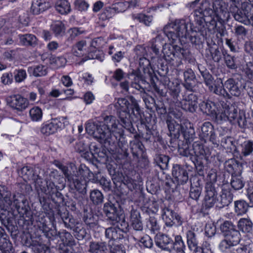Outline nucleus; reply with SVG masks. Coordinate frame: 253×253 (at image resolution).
<instances>
[{
  "mask_svg": "<svg viewBox=\"0 0 253 253\" xmlns=\"http://www.w3.org/2000/svg\"><path fill=\"white\" fill-rule=\"evenodd\" d=\"M16 196L14 195L11 197V192L8 190L6 187L3 185H0V203H5L8 205H11L13 202L18 212L20 214V216L25 218V217H29L31 215V212L29 207L26 206L25 204L26 200H24L22 196L20 195L19 197L21 199V202L19 200L16 199Z\"/></svg>",
  "mask_w": 253,
  "mask_h": 253,
  "instance_id": "6",
  "label": "nucleus"
},
{
  "mask_svg": "<svg viewBox=\"0 0 253 253\" xmlns=\"http://www.w3.org/2000/svg\"><path fill=\"white\" fill-rule=\"evenodd\" d=\"M166 123L170 135L174 137H178L180 135L181 130L183 129V126L179 125L169 116H168L167 118Z\"/></svg>",
  "mask_w": 253,
  "mask_h": 253,
  "instance_id": "27",
  "label": "nucleus"
},
{
  "mask_svg": "<svg viewBox=\"0 0 253 253\" xmlns=\"http://www.w3.org/2000/svg\"><path fill=\"white\" fill-rule=\"evenodd\" d=\"M215 1H221L223 2L225 6V11L228 14V17L227 19L220 21L218 17L215 12L212 15L215 16L216 20L218 21L220 23H222L224 21H228L230 17V14L231 13L233 16L235 20L242 23L246 25H252L253 26V11L252 12L251 8L246 7L242 9H240L235 3L232 2L228 9L227 4L223 0H216Z\"/></svg>",
  "mask_w": 253,
  "mask_h": 253,
  "instance_id": "5",
  "label": "nucleus"
},
{
  "mask_svg": "<svg viewBox=\"0 0 253 253\" xmlns=\"http://www.w3.org/2000/svg\"><path fill=\"white\" fill-rule=\"evenodd\" d=\"M37 226L39 229L44 234L49 231V227L47 224V221L43 215L39 216L37 219Z\"/></svg>",
  "mask_w": 253,
  "mask_h": 253,
  "instance_id": "57",
  "label": "nucleus"
},
{
  "mask_svg": "<svg viewBox=\"0 0 253 253\" xmlns=\"http://www.w3.org/2000/svg\"><path fill=\"white\" fill-rule=\"evenodd\" d=\"M235 211L237 215H242L246 213L249 209V205L244 200H238L234 202Z\"/></svg>",
  "mask_w": 253,
  "mask_h": 253,
  "instance_id": "40",
  "label": "nucleus"
},
{
  "mask_svg": "<svg viewBox=\"0 0 253 253\" xmlns=\"http://www.w3.org/2000/svg\"><path fill=\"white\" fill-rule=\"evenodd\" d=\"M158 165L163 169H166L169 165V158L165 155H158L155 159Z\"/></svg>",
  "mask_w": 253,
  "mask_h": 253,
  "instance_id": "52",
  "label": "nucleus"
},
{
  "mask_svg": "<svg viewBox=\"0 0 253 253\" xmlns=\"http://www.w3.org/2000/svg\"><path fill=\"white\" fill-rule=\"evenodd\" d=\"M128 99L129 100L125 98H119L116 106L121 126L130 132L133 133L135 128L132 126L130 111H131V114L139 119L141 118L140 109L137 101L133 96H130Z\"/></svg>",
  "mask_w": 253,
  "mask_h": 253,
  "instance_id": "2",
  "label": "nucleus"
},
{
  "mask_svg": "<svg viewBox=\"0 0 253 253\" xmlns=\"http://www.w3.org/2000/svg\"><path fill=\"white\" fill-rule=\"evenodd\" d=\"M29 114L31 120L34 122L41 121L42 117V110L39 107H34L31 109Z\"/></svg>",
  "mask_w": 253,
  "mask_h": 253,
  "instance_id": "48",
  "label": "nucleus"
},
{
  "mask_svg": "<svg viewBox=\"0 0 253 253\" xmlns=\"http://www.w3.org/2000/svg\"><path fill=\"white\" fill-rule=\"evenodd\" d=\"M146 226L148 229L154 233L158 232L160 228L157 219L154 216L149 217L147 222Z\"/></svg>",
  "mask_w": 253,
  "mask_h": 253,
  "instance_id": "54",
  "label": "nucleus"
},
{
  "mask_svg": "<svg viewBox=\"0 0 253 253\" xmlns=\"http://www.w3.org/2000/svg\"><path fill=\"white\" fill-rule=\"evenodd\" d=\"M67 119L66 117L52 119L50 122L42 124L41 131L46 136L53 134L61 127L62 124L64 126H67L69 124V122L66 121Z\"/></svg>",
  "mask_w": 253,
  "mask_h": 253,
  "instance_id": "13",
  "label": "nucleus"
},
{
  "mask_svg": "<svg viewBox=\"0 0 253 253\" xmlns=\"http://www.w3.org/2000/svg\"><path fill=\"white\" fill-rule=\"evenodd\" d=\"M219 106L221 113L219 115L218 119L221 121L228 120L231 123H234L240 109L234 104L222 101H220Z\"/></svg>",
  "mask_w": 253,
  "mask_h": 253,
  "instance_id": "11",
  "label": "nucleus"
},
{
  "mask_svg": "<svg viewBox=\"0 0 253 253\" xmlns=\"http://www.w3.org/2000/svg\"><path fill=\"white\" fill-rule=\"evenodd\" d=\"M132 18L134 20L137 19L139 22L143 23L146 26H149L153 19L152 16L141 13L132 14Z\"/></svg>",
  "mask_w": 253,
  "mask_h": 253,
  "instance_id": "53",
  "label": "nucleus"
},
{
  "mask_svg": "<svg viewBox=\"0 0 253 253\" xmlns=\"http://www.w3.org/2000/svg\"><path fill=\"white\" fill-rule=\"evenodd\" d=\"M20 173L24 180H32L35 184H36L37 180L41 178L38 174L35 173L33 168L29 166L23 167Z\"/></svg>",
  "mask_w": 253,
  "mask_h": 253,
  "instance_id": "31",
  "label": "nucleus"
},
{
  "mask_svg": "<svg viewBox=\"0 0 253 253\" xmlns=\"http://www.w3.org/2000/svg\"><path fill=\"white\" fill-rule=\"evenodd\" d=\"M47 67L42 65L30 67L28 72L33 76L38 77L45 76L47 74Z\"/></svg>",
  "mask_w": 253,
  "mask_h": 253,
  "instance_id": "34",
  "label": "nucleus"
},
{
  "mask_svg": "<svg viewBox=\"0 0 253 253\" xmlns=\"http://www.w3.org/2000/svg\"><path fill=\"white\" fill-rule=\"evenodd\" d=\"M205 203L206 207L210 208L214 205L216 206L219 198V187L218 186H214L211 183H206L205 187Z\"/></svg>",
  "mask_w": 253,
  "mask_h": 253,
  "instance_id": "15",
  "label": "nucleus"
},
{
  "mask_svg": "<svg viewBox=\"0 0 253 253\" xmlns=\"http://www.w3.org/2000/svg\"><path fill=\"white\" fill-rule=\"evenodd\" d=\"M253 244H240L236 249L235 253H253Z\"/></svg>",
  "mask_w": 253,
  "mask_h": 253,
  "instance_id": "64",
  "label": "nucleus"
},
{
  "mask_svg": "<svg viewBox=\"0 0 253 253\" xmlns=\"http://www.w3.org/2000/svg\"><path fill=\"white\" fill-rule=\"evenodd\" d=\"M103 210L106 216L110 220L112 221L113 223L120 222L121 218L119 216L117 208L114 204L111 202L105 203Z\"/></svg>",
  "mask_w": 253,
  "mask_h": 253,
  "instance_id": "22",
  "label": "nucleus"
},
{
  "mask_svg": "<svg viewBox=\"0 0 253 253\" xmlns=\"http://www.w3.org/2000/svg\"><path fill=\"white\" fill-rule=\"evenodd\" d=\"M223 86L225 87V91L227 94L226 97L228 98H231L232 96H240L246 88V86L240 81L233 78H230L226 81Z\"/></svg>",
  "mask_w": 253,
  "mask_h": 253,
  "instance_id": "14",
  "label": "nucleus"
},
{
  "mask_svg": "<svg viewBox=\"0 0 253 253\" xmlns=\"http://www.w3.org/2000/svg\"><path fill=\"white\" fill-rule=\"evenodd\" d=\"M241 167L240 163L234 159H229L224 163L225 169L231 175L236 174L238 173V172H240Z\"/></svg>",
  "mask_w": 253,
  "mask_h": 253,
  "instance_id": "30",
  "label": "nucleus"
},
{
  "mask_svg": "<svg viewBox=\"0 0 253 253\" xmlns=\"http://www.w3.org/2000/svg\"><path fill=\"white\" fill-rule=\"evenodd\" d=\"M225 5L221 1H210L204 0L199 9L196 10L191 18L185 19L176 20L164 27V31L167 37L173 41L177 38L189 39L191 42L196 48L200 47L205 41L210 31L204 19V17H212L214 12L217 15L220 21L225 20L228 17L225 11Z\"/></svg>",
  "mask_w": 253,
  "mask_h": 253,
  "instance_id": "1",
  "label": "nucleus"
},
{
  "mask_svg": "<svg viewBox=\"0 0 253 253\" xmlns=\"http://www.w3.org/2000/svg\"><path fill=\"white\" fill-rule=\"evenodd\" d=\"M10 206L0 203V220L2 225L10 233L11 237L15 239L18 236L19 231L18 227L12 223L13 214L9 211Z\"/></svg>",
  "mask_w": 253,
  "mask_h": 253,
  "instance_id": "9",
  "label": "nucleus"
},
{
  "mask_svg": "<svg viewBox=\"0 0 253 253\" xmlns=\"http://www.w3.org/2000/svg\"><path fill=\"white\" fill-rule=\"evenodd\" d=\"M238 228L245 233H250L253 231V223L248 218H241L238 223Z\"/></svg>",
  "mask_w": 253,
  "mask_h": 253,
  "instance_id": "36",
  "label": "nucleus"
},
{
  "mask_svg": "<svg viewBox=\"0 0 253 253\" xmlns=\"http://www.w3.org/2000/svg\"><path fill=\"white\" fill-rule=\"evenodd\" d=\"M52 30L56 35H61L65 32V26L61 21H57L52 25Z\"/></svg>",
  "mask_w": 253,
  "mask_h": 253,
  "instance_id": "63",
  "label": "nucleus"
},
{
  "mask_svg": "<svg viewBox=\"0 0 253 253\" xmlns=\"http://www.w3.org/2000/svg\"><path fill=\"white\" fill-rule=\"evenodd\" d=\"M20 42L24 45L34 46L37 44V39L35 36L32 34L19 35Z\"/></svg>",
  "mask_w": 253,
  "mask_h": 253,
  "instance_id": "39",
  "label": "nucleus"
},
{
  "mask_svg": "<svg viewBox=\"0 0 253 253\" xmlns=\"http://www.w3.org/2000/svg\"><path fill=\"white\" fill-rule=\"evenodd\" d=\"M128 78L132 80L131 82H135V83L145 82L139 69L135 70H133L131 73L128 74Z\"/></svg>",
  "mask_w": 253,
  "mask_h": 253,
  "instance_id": "56",
  "label": "nucleus"
},
{
  "mask_svg": "<svg viewBox=\"0 0 253 253\" xmlns=\"http://www.w3.org/2000/svg\"><path fill=\"white\" fill-rule=\"evenodd\" d=\"M187 243L188 248L192 253H200L201 248L198 247V237L193 230H189L186 233Z\"/></svg>",
  "mask_w": 253,
  "mask_h": 253,
  "instance_id": "25",
  "label": "nucleus"
},
{
  "mask_svg": "<svg viewBox=\"0 0 253 253\" xmlns=\"http://www.w3.org/2000/svg\"><path fill=\"white\" fill-rule=\"evenodd\" d=\"M0 251L2 253H12L13 249L9 238L0 240Z\"/></svg>",
  "mask_w": 253,
  "mask_h": 253,
  "instance_id": "46",
  "label": "nucleus"
},
{
  "mask_svg": "<svg viewBox=\"0 0 253 253\" xmlns=\"http://www.w3.org/2000/svg\"><path fill=\"white\" fill-rule=\"evenodd\" d=\"M242 178L240 172H238L237 174L232 175L230 184L234 190H238L244 187L245 183Z\"/></svg>",
  "mask_w": 253,
  "mask_h": 253,
  "instance_id": "38",
  "label": "nucleus"
},
{
  "mask_svg": "<svg viewBox=\"0 0 253 253\" xmlns=\"http://www.w3.org/2000/svg\"><path fill=\"white\" fill-rule=\"evenodd\" d=\"M220 229L224 236L237 230L236 226L229 221H225L222 223L220 226Z\"/></svg>",
  "mask_w": 253,
  "mask_h": 253,
  "instance_id": "45",
  "label": "nucleus"
},
{
  "mask_svg": "<svg viewBox=\"0 0 253 253\" xmlns=\"http://www.w3.org/2000/svg\"><path fill=\"white\" fill-rule=\"evenodd\" d=\"M90 199L94 205H98L103 202L104 196L100 191L94 189L90 192Z\"/></svg>",
  "mask_w": 253,
  "mask_h": 253,
  "instance_id": "43",
  "label": "nucleus"
},
{
  "mask_svg": "<svg viewBox=\"0 0 253 253\" xmlns=\"http://www.w3.org/2000/svg\"><path fill=\"white\" fill-rule=\"evenodd\" d=\"M58 237L63 242L64 244H66L70 246L75 245V241L73 236L66 230H63L58 232Z\"/></svg>",
  "mask_w": 253,
  "mask_h": 253,
  "instance_id": "41",
  "label": "nucleus"
},
{
  "mask_svg": "<svg viewBox=\"0 0 253 253\" xmlns=\"http://www.w3.org/2000/svg\"><path fill=\"white\" fill-rule=\"evenodd\" d=\"M104 125H101L106 137L107 146H116L122 143L124 139V130L121 126H118V121L116 117L111 115L104 118Z\"/></svg>",
  "mask_w": 253,
  "mask_h": 253,
  "instance_id": "4",
  "label": "nucleus"
},
{
  "mask_svg": "<svg viewBox=\"0 0 253 253\" xmlns=\"http://www.w3.org/2000/svg\"><path fill=\"white\" fill-rule=\"evenodd\" d=\"M69 182L71 189L76 190L83 194H85L86 193L87 184L85 180L79 179L76 176L75 177H73L72 179Z\"/></svg>",
  "mask_w": 253,
  "mask_h": 253,
  "instance_id": "28",
  "label": "nucleus"
},
{
  "mask_svg": "<svg viewBox=\"0 0 253 253\" xmlns=\"http://www.w3.org/2000/svg\"><path fill=\"white\" fill-rule=\"evenodd\" d=\"M88 252L90 253H107V246L105 242H90Z\"/></svg>",
  "mask_w": 253,
  "mask_h": 253,
  "instance_id": "33",
  "label": "nucleus"
},
{
  "mask_svg": "<svg viewBox=\"0 0 253 253\" xmlns=\"http://www.w3.org/2000/svg\"><path fill=\"white\" fill-rule=\"evenodd\" d=\"M218 197L216 207L219 209L228 206L233 200L232 195L229 191H222Z\"/></svg>",
  "mask_w": 253,
  "mask_h": 253,
  "instance_id": "32",
  "label": "nucleus"
},
{
  "mask_svg": "<svg viewBox=\"0 0 253 253\" xmlns=\"http://www.w3.org/2000/svg\"><path fill=\"white\" fill-rule=\"evenodd\" d=\"M178 151L180 155L190 158L197 170L199 171L202 170L204 162L208 160L209 157V152L202 144L194 142L191 147L184 145L179 148Z\"/></svg>",
  "mask_w": 253,
  "mask_h": 253,
  "instance_id": "3",
  "label": "nucleus"
},
{
  "mask_svg": "<svg viewBox=\"0 0 253 253\" xmlns=\"http://www.w3.org/2000/svg\"><path fill=\"white\" fill-rule=\"evenodd\" d=\"M6 101L11 107L19 111L25 110L29 105L28 100L19 94L8 97Z\"/></svg>",
  "mask_w": 253,
  "mask_h": 253,
  "instance_id": "20",
  "label": "nucleus"
},
{
  "mask_svg": "<svg viewBox=\"0 0 253 253\" xmlns=\"http://www.w3.org/2000/svg\"><path fill=\"white\" fill-rule=\"evenodd\" d=\"M85 129L86 132L92 135L100 143L104 144L107 146L106 143V135L103 133L104 129L101 125L98 122H94L92 121H88L86 124Z\"/></svg>",
  "mask_w": 253,
  "mask_h": 253,
  "instance_id": "16",
  "label": "nucleus"
},
{
  "mask_svg": "<svg viewBox=\"0 0 253 253\" xmlns=\"http://www.w3.org/2000/svg\"><path fill=\"white\" fill-rule=\"evenodd\" d=\"M164 58L172 65H179L181 63V59L186 58L188 52L180 46L171 44H165L163 48Z\"/></svg>",
  "mask_w": 253,
  "mask_h": 253,
  "instance_id": "8",
  "label": "nucleus"
},
{
  "mask_svg": "<svg viewBox=\"0 0 253 253\" xmlns=\"http://www.w3.org/2000/svg\"><path fill=\"white\" fill-rule=\"evenodd\" d=\"M162 216L165 224L168 227H172L177 222L178 225H181L182 221L181 217L173 210L169 208H165L163 210Z\"/></svg>",
  "mask_w": 253,
  "mask_h": 253,
  "instance_id": "19",
  "label": "nucleus"
},
{
  "mask_svg": "<svg viewBox=\"0 0 253 253\" xmlns=\"http://www.w3.org/2000/svg\"><path fill=\"white\" fill-rule=\"evenodd\" d=\"M35 186L39 195L40 202L41 204L43 203V204H44L46 202V198L40 196V192L48 197H52L56 192L58 187L55 185L52 181L48 180L47 178L42 180L41 178L37 180Z\"/></svg>",
  "mask_w": 253,
  "mask_h": 253,
  "instance_id": "10",
  "label": "nucleus"
},
{
  "mask_svg": "<svg viewBox=\"0 0 253 253\" xmlns=\"http://www.w3.org/2000/svg\"><path fill=\"white\" fill-rule=\"evenodd\" d=\"M201 135L203 137H211L213 134V126L209 122L204 123L201 126Z\"/></svg>",
  "mask_w": 253,
  "mask_h": 253,
  "instance_id": "49",
  "label": "nucleus"
},
{
  "mask_svg": "<svg viewBox=\"0 0 253 253\" xmlns=\"http://www.w3.org/2000/svg\"><path fill=\"white\" fill-rule=\"evenodd\" d=\"M219 245V249L222 252L228 253L231 251V249L239 244L241 239L240 232L236 230L224 236Z\"/></svg>",
  "mask_w": 253,
  "mask_h": 253,
  "instance_id": "12",
  "label": "nucleus"
},
{
  "mask_svg": "<svg viewBox=\"0 0 253 253\" xmlns=\"http://www.w3.org/2000/svg\"><path fill=\"white\" fill-rule=\"evenodd\" d=\"M219 104L220 101L215 103L210 100L203 101L199 104V107L203 113L211 115L218 120L219 115L221 113Z\"/></svg>",
  "mask_w": 253,
  "mask_h": 253,
  "instance_id": "18",
  "label": "nucleus"
},
{
  "mask_svg": "<svg viewBox=\"0 0 253 253\" xmlns=\"http://www.w3.org/2000/svg\"><path fill=\"white\" fill-rule=\"evenodd\" d=\"M223 84H224L222 83V80L220 78L217 79L214 84L212 86V89L210 88L209 90L217 95L226 97L227 94L225 91V87L223 86Z\"/></svg>",
  "mask_w": 253,
  "mask_h": 253,
  "instance_id": "35",
  "label": "nucleus"
},
{
  "mask_svg": "<svg viewBox=\"0 0 253 253\" xmlns=\"http://www.w3.org/2000/svg\"><path fill=\"white\" fill-rule=\"evenodd\" d=\"M86 42L81 41L77 42L73 47L74 54L78 57L83 55L84 53V47L86 46Z\"/></svg>",
  "mask_w": 253,
  "mask_h": 253,
  "instance_id": "51",
  "label": "nucleus"
},
{
  "mask_svg": "<svg viewBox=\"0 0 253 253\" xmlns=\"http://www.w3.org/2000/svg\"><path fill=\"white\" fill-rule=\"evenodd\" d=\"M133 237L136 241L139 242L141 245L143 246L145 248L150 249L153 247L152 240L148 235H145L141 237L136 236Z\"/></svg>",
  "mask_w": 253,
  "mask_h": 253,
  "instance_id": "50",
  "label": "nucleus"
},
{
  "mask_svg": "<svg viewBox=\"0 0 253 253\" xmlns=\"http://www.w3.org/2000/svg\"><path fill=\"white\" fill-rule=\"evenodd\" d=\"M165 36H167V33L165 32L164 29L163 32L158 34L156 38L152 40L151 47L156 54H159L160 49L161 47H163L164 45L166 44L164 41Z\"/></svg>",
  "mask_w": 253,
  "mask_h": 253,
  "instance_id": "26",
  "label": "nucleus"
},
{
  "mask_svg": "<svg viewBox=\"0 0 253 253\" xmlns=\"http://www.w3.org/2000/svg\"><path fill=\"white\" fill-rule=\"evenodd\" d=\"M237 122L239 126L241 128H245L247 126V121L245 115V112L243 110H239L238 116L234 121Z\"/></svg>",
  "mask_w": 253,
  "mask_h": 253,
  "instance_id": "58",
  "label": "nucleus"
},
{
  "mask_svg": "<svg viewBox=\"0 0 253 253\" xmlns=\"http://www.w3.org/2000/svg\"><path fill=\"white\" fill-rule=\"evenodd\" d=\"M172 174L178 184H185L188 180V175L186 170L179 165H175L173 166Z\"/></svg>",
  "mask_w": 253,
  "mask_h": 253,
  "instance_id": "24",
  "label": "nucleus"
},
{
  "mask_svg": "<svg viewBox=\"0 0 253 253\" xmlns=\"http://www.w3.org/2000/svg\"><path fill=\"white\" fill-rule=\"evenodd\" d=\"M241 153L245 156H247L253 152V142L248 140L244 141L241 145Z\"/></svg>",
  "mask_w": 253,
  "mask_h": 253,
  "instance_id": "55",
  "label": "nucleus"
},
{
  "mask_svg": "<svg viewBox=\"0 0 253 253\" xmlns=\"http://www.w3.org/2000/svg\"><path fill=\"white\" fill-rule=\"evenodd\" d=\"M56 10L61 14H67L71 10V5L67 0H59L55 3Z\"/></svg>",
  "mask_w": 253,
  "mask_h": 253,
  "instance_id": "37",
  "label": "nucleus"
},
{
  "mask_svg": "<svg viewBox=\"0 0 253 253\" xmlns=\"http://www.w3.org/2000/svg\"><path fill=\"white\" fill-rule=\"evenodd\" d=\"M202 76L206 86L208 87L209 89L210 88L212 89V86L214 84L216 80L214 81L213 77L209 72L204 73L202 72Z\"/></svg>",
  "mask_w": 253,
  "mask_h": 253,
  "instance_id": "61",
  "label": "nucleus"
},
{
  "mask_svg": "<svg viewBox=\"0 0 253 253\" xmlns=\"http://www.w3.org/2000/svg\"><path fill=\"white\" fill-rule=\"evenodd\" d=\"M174 245L176 249V253H185L184 250L186 247L181 236H175Z\"/></svg>",
  "mask_w": 253,
  "mask_h": 253,
  "instance_id": "59",
  "label": "nucleus"
},
{
  "mask_svg": "<svg viewBox=\"0 0 253 253\" xmlns=\"http://www.w3.org/2000/svg\"><path fill=\"white\" fill-rule=\"evenodd\" d=\"M171 240L166 235H162L157 238L156 244L159 248L166 250L168 249L167 246L169 245Z\"/></svg>",
  "mask_w": 253,
  "mask_h": 253,
  "instance_id": "47",
  "label": "nucleus"
},
{
  "mask_svg": "<svg viewBox=\"0 0 253 253\" xmlns=\"http://www.w3.org/2000/svg\"><path fill=\"white\" fill-rule=\"evenodd\" d=\"M225 49L223 48H214L213 47H210L209 48V53H206V56H210L211 59L215 62H219L221 60L222 57H224L226 54Z\"/></svg>",
  "mask_w": 253,
  "mask_h": 253,
  "instance_id": "29",
  "label": "nucleus"
},
{
  "mask_svg": "<svg viewBox=\"0 0 253 253\" xmlns=\"http://www.w3.org/2000/svg\"><path fill=\"white\" fill-rule=\"evenodd\" d=\"M201 187H200L199 185L193 186V185L191 184L189 193V195L191 198L195 200H197L201 195Z\"/></svg>",
  "mask_w": 253,
  "mask_h": 253,
  "instance_id": "62",
  "label": "nucleus"
},
{
  "mask_svg": "<svg viewBox=\"0 0 253 253\" xmlns=\"http://www.w3.org/2000/svg\"><path fill=\"white\" fill-rule=\"evenodd\" d=\"M83 219L85 224L89 228L95 229L97 227V217L92 213H86L84 215Z\"/></svg>",
  "mask_w": 253,
  "mask_h": 253,
  "instance_id": "42",
  "label": "nucleus"
},
{
  "mask_svg": "<svg viewBox=\"0 0 253 253\" xmlns=\"http://www.w3.org/2000/svg\"><path fill=\"white\" fill-rule=\"evenodd\" d=\"M198 97L193 93L184 92L180 102L182 109L186 112L194 113L197 108Z\"/></svg>",
  "mask_w": 253,
  "mask_h": 253,
  "instance_id": "17",
  "label": "nucleus"
},
{
  "mask_svg": "<svg viewBox=\"0 0 253 253\" xmlns=\"http://www.w3.org/2000/svg\"><path fill=\"white\" fill-rule=\"evenodd\" d=\"M116 14L113 7H107L100 15V19L102 20L109 19Z\"/></svg>",
  "mask_w": 253,
  "mask_h": 253,
  "instance_id": "60",
  "label": "nucleus"
},
{
  "mask_svg": "<svg viewBox=\"0 0 253 253\" xmlns=\"http://www.w3.org/2000/svg\"><path fill=\"white\" fill-rule=\"evenodd\" d=\"M130 221L131 226L135 231V233H133L134 236H136L135 234L137 231L142 233L143 230V226L141 220L140 214L139 211L134 210L131 211Z\"/></svg>",
  "mask_w": 253,
  "mask_h": 253,
  "instance_id": "23",
  "label": "nucleus"
},
{
  "mask_svg": "<svg viewBox=\"0 0 253 253\" xmlns=\"http://www.w3.org/2000/svg\"><path fill=\"white\" fill-rule=\"evenodd\" d=\"M122 223L124 224V227H122V228L119 227L118 225L117 226L109 227L105 230V237L109 240H117L122 239L123 238V232L125 228H126L128 226L127 223L126 222L125 220L123 219ZM122 226H123V224H121Z\"/></svg>",
  "mask_w": 253,
  "mask_h": 253,
  "instance_id": "21",
  "label": "nucleus"
},
{
  "mask_svg": "<svg viewBox=\"0 0 253 253\" xmlns=\"http://www.w3.org/2000/svg\"><path fill=\"white\" fill-rule=\"evenodd\" d=\"M16 196L14 195L11 197V192L8 190L6 187L3 185H0V203H5L8 205H11L13 202L18 212L20 214V216L25 218V217H29L31 215V212L29 207L26 206L25 204L26 200H24L22 196L20 195L19 197L21 199V202L19 200L16 199Z\"/></svg>",
  "mask_w": 253,
  "mask_h": 253,
  "instance_id": "7",
  "label": "nucleus"
},
{
  "mask_svg": "<svg viewBox=\"0 0 253 253\" xmlns=\"http://www.w3.org/2000/svg\"><path fill=\"white\" fill-rule=\"evenodd\" d=\"M189 127H187L185 128L183 126V129L181 130L180 133L183 134L184 139L186 140V142H190L193 141L195 137V130L193 127L191 126L190 123H189Z\"/></svg>",
  "mask_w": 253,
  "mask_h": 253,
  "instance_id": "44",
  "label": "nucleus"
}]
</instances>
